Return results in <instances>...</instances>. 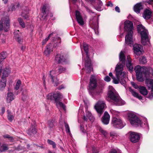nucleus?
Wrapping results in <instances>:
<instances>
[{
  "mask_svg": "<svg viewBox=\"0 0 153 153\" xmlns=\"http://www.w3.org/2000/svg\"><path fill=\"white\" fill-rule=\"evenodd\" d=\"M85 8H86V9L87 11L88 12V13H94L93 12H92V11L90 9H89L88 7H85Z\"/></svg>",
  "mask_w": 153,
  "mask_h": 153,
  "instance_id": "61",
  "label": "nucleus"
},
{
  "mask_svg": "<svg viewBox=\"0 0 153 153\" xmlns=\"http://www.w3.org/2000/svg\"><path fill=\"white\" fill-rule=\"evenodd\" d=\"M133 27V25L131 22L129 21H126L125 22V30L128 32L125 37V42L126 44L129 45L130 46L133 44L132 35Z\"/></svg>",
  "mask_w": 153,
  "mask_h": 153,
  "instance_id": "3",
  "label": "nucleus"
},
{
  "mask_svg": "<svg viewBox=\"0 0 153 153\" xmlns=\"http://www.w3.org/2000/svg\"><path fill=\"white\" fill-rule=\"evenodd\" d=\"M8 149V147L5 145H3L0 148V151L2 152Z\"/></svg>",
  "mask_w": 153,
  "mask_h": 153,
  "instance_id": "42",
  "label": "nucleus"
},
{
  "mask_svg": "<svg viewBox=\"0 0 153 153\" xmlns=\"http://www.w3.org/2000/svg\"><path fill=\"white\" fill-rule=\"evenodd\" d=\"M143 70L142 71V74H143L145 75H146L149 74L150 71V68H148L145 67H143Z\"/></svg>",
  "mask_w": 153,
  "mask_h": 153,
  "instance_id": "35",
  "label": "nucleus"
},
{
  "mask_svg": "<svg viewBox=\"0 0 153 153\" xmlns=\"http://www.w3.org/2000/svg\"><path fill=\"white\" fill-rule=\"evenodd\" d=\"M115 10L118 13H120V9L119 7L116 6L115 7Z\"/></svg>",
  "mask_w": 153,
  "mask_h": 153,
  "instance_id": "60",
  "label": "nucleus"
},
{
  "mask_svg": "<svg viewBox=\"0 0 153 153\" xmlns=\"http://www.w3.org/2000/svg\"><path fill=\"white\" fill-rule=\"evenodd\" d=\"M97 86V82L95 76L92 75L90 79L89 87L91 89L95 88Z\"/></svg>",
  "mask_w": 153,
  "mask_h": 153,
  "instance_id": "15",
  "label": "nucleus"
},
{
  "mask_svg": "<svg viewBox=\"0 0 153 153\" xmlns=\"http://www.w3.org/2000/svg\"><path fill=\"white\" fill-rule=\"evenodd\" d=\"M98 19V18L97 17L94 16L91 17L89 21V24L91 27L94 29L96 34H98L99 33Z\"/></svg>",
  "mask_w": 153,
  "mask_h": 153,
  "instance_id": "8",
  "label": "nucleus"
},
{
  "mask_svg": "<svg viewBox=\"0 0 153 153\" xmlns=\"http://www.w3.org/2000/svg\"><path fill=\"white\" fill-rule=\"evenodd\" d=\"M152 12L148 9H146L144 12L143 17L146 19H149L151 17Z\"/></svg>",
  "mask_w": 153,
  "mask_h": 153,
  "instance_id": "22",
  "label": "nucleus"
},
{
  "mask_svg": "<svg viewBox=\"0 0 153 153\" xmlns=\"http://www.w3.org/2000/svg\"><path fill=\"white\" fill-rule=\"evenodd\" d=\"M65 126V131L67 133H68L69 134L71 135V133L70 130V128L68 124L65 122H64Z\"/></svg>",
  "mask_w": 153,
  "mask_h": 153,
  "instance_id": "33",
  "label": "nucleus"
},
{
  "mask_svg": "<svg viewBox=\"0 0 153 153\" xmlns=\"http://www.w3.org/2000/svg\"><path fill=\"white\" fill-rule=\"evenodd\" d=\"M92 151L93 153H98L99 152L98 149L94 147H92Z\"/></svg>",
  "mask_w": 153,
  "mask_h": 153,
  "instance_id": "54",
  "label": "nucleus"
},
{
  "mask_svg": "<svg viewBox=\"0 0 153 153\" xmlns=\"http://www.w3.org/2000/svg\"><path fill=\"white\" fill-rule=\"evenodd\" d=\"M131 84L132 85L135 89H137L138 88V85L137 84L134 83V82H131Z\"/></svg>",
  "mask_w": 153,
  "mask_h": 153,
  "instance_id": "52",
  "label": "nucleus"
},
{
  "mask_svg": "<svg viewBox=\"0 0 153 153\" xmlns=\"http://www.w3.org/2000/svg\"><path fill=\"white\" fill-rule=\"evenodd\" d=\"M30 134H34L36 132V130L35 127L33 126H32L28 130Z\"/></svg>",
  "mask_w": 153,
  "mask_h": 153,
  "instance_id": "32",
  "label": "nucleus"
},
{
  "mask_svg": "<svg viewBox=\"0 0 153 153\" xmlns=\"http://www.w3.org/2000/svg\"><path fill=\"white\" fill-rule=\"evenodd\" d=\"M137 30L141 36V42L144 45H149V41L148 37L147 30L142 25L137 26Z\"/></svg>",
  "mask_w": 153,
  "mask_h": 153,
  "instance_id": "4",
  "label": "nucleus"
},
{
  "mask_svg": "<svg viewBox=\"0 0 153 153\" xmlns=\"http://www.w3.org/2000/svg\"><path fill=\"white\" fill-rule=\"evenodd\" d=\"M146 83L149 88H151L153 92V80L152 79H147L146 80Z\"/></svg>",
  "mask_w": 153,
  "mask_h": 153,
  "instance_id": "23",
  "label": "nucleus"
},
{
  "mask_svg": "<svg viewBox=\"0 0 153 153\" xmlns=\"http://www.w3.org/2000/svg\"><path fill=\"white\" fill-rule=\"evenodd\" d=\"M54 33L53 32H52V33H50V34H49V35L48 36V37L46 38L45 39L43 40L42 41V45H45L47 41L50 39V37L51 36H52Z\"/></svg>",
  "mask_w": 153,
  "mask_h": 153,
  "instance_id": "34",
  "label": "nucleus"
},
{
  "mask_svg": "<svg viewBox=\"0 0 153 153\" xmlns=\"http://www.w3.org/2000/svg\"><path fill=\"white\" fill-rule=\"evenodd\" d=\"M98 4L95 6V9L98 11H100L101 10V7L102 5V2L100 1V0H98Z\"/></svg>",
  "mask_w": 153,
  "mask_h": 153,
  "instance_id": "31",
  "label": "nucleus"
},
{
  "mask_svg": "<svg viewBox=\"0 0 153 153\" xmlns=\"http://www.w3.org/2000/svg\"><path fill=\"white\" fill-rule=\"evenodd\" d=\"M119 59L120 63L117 65L115 71L116 72L117 79L113 78V82L115 84H118L119 82L122 85H124L126 81L124 79L125 75V73L123 72V66L125 64L126 56L124 52L121 51L120 54Z\"/></svg>",
  "mask_w": 153,
  "mask_h": 153,
  "instance_id": "1",
  "label": "nucleus"
},
{
  "mask_svg": "<svg viewBox=\"0 0 153 153\" xmlns=\"http://www.w3.org/2000/svg\"><path fill=\"white\" fill-rule=\"evenodd\" d=\"M88 115H84L83 117L84 120L85 121H87L88 118Z\"/></svg>",
  "mask_w": 153,
  "mask_h": 153,
  "instance_id": "62",
  "label": "nucleus"
},
{
  "mask_svg": "<svg viewBox=\"0 0 153 153\" xmlns=\"http://www.w3.org/2000/svg\"><path fill=\"white\" fill-rule=\"evenodd\" d=\"M18 22L20 26L23 28L25 27V24L22 19L21 18H19L18 19Z\"/></svg>",
  "mask_w": 153,
  "mask_h": 153,
  "instance_id": "37",
  "label": "nucleus"
},
{
  "mask_svg": "<svg viewBox=\"0 0 153 153\" xmlns=\"http://www.w3.org/2000/svg\"><path fill=\"white\" fill-rule=\"evenodd\" d=\"M4 138H8L10 140H13L12 137L7 134L4 135Z\"/></svg>",
  "mask_w": 153,
  "mask_h": 153,
  "instance_id": "55",
  "label": "nucleus"
},
{
  "mask_svg": "<svg viewBox=\"0 0 153 153\" xmlns=\"http://www.w3.org/2000/svg\"><path fill=\"white\" fill-rule=\"evenodd\" d=\"M111 124L115 128L119 129H121L125 125L123 123L122 120L118 117L113 116Z\"/></svg>",
  "mask_w": 153,
  "mask_h": 153,
  "instance_id": "7",
  "label": "nucleus"
},
{
  "mask_svg": "<svg viewBox=\"0 0 153 153\" xmlns=\"http://www.w3.org/2000/svg\"><path fill=\"white\" fill-rule=\"evenodd\" d=\"M28 10L26 12L23 11L22 14V16L25 18V19H27L28 17Z\"/></svg>",
  "mask_w": 153,
  "mask_h": 153,
  "instance_id": "40",
  "label": "nucleus"
},
{
  "mask_svg": "<svg viewBox=\"0 0 153 153\" xmlns=\"http://www.w3.org/2000/svg\"><path fill=\"white\" fill-rule=\"evenodd\" d=\"M134 70L136 74H142V71L143 70V67L140 65H137L134 68Z\"/></svg>",
  "mask_w": 153,
  "mask_h": 153,
  "instance_id": "30",
  "label": "nucleus"
},
{
  "mask_svg": "<svg viewBox=\"0 0 153 153\" xmlns=\"http://www.w3.org/2000/svg\"><path fill=\"white\" fill-rule=\"evenodd\" d=\"M14 96L11 92H9L7 94L6 100L7 103H10L14 99Z\"/></svg>",
  "mask_w": 153,
  "mask_h": 153,
  "instance_id": "20",
  "label": "nucleus"
},
{
  "mask_svg": "<svg viewBox=\"0 0 153 153\" xmlns=\"http://www.w3.org/2000/svg\"><path fill=\"white\" fill-rule=\"evenodd\" d=\"M140 93L144 95H146L148 94V91L146 88L143 86H140L139 88Z\"/></svg>",
  "mask_w": 153,
  "mask_h": 153,
  "instance_id": "27",
  "label": "nucleus"
},
{
  "mask_svg": "<svg viewBox=\"0 0 153 153\" xmlns=\"http://www.w3.org/2000/svg\"><path fill=\"white\" fill-rule=\"evenodd\" d=\"M117 134L114 132H111L110 133V136L113 138L117 137L118 136Z\"/></svg>",
  "mask_w": 153,
  "mask_h": 153,
  "instance_id": "44",
  "label": "nucleus"
},
{
  "mask_svg": "<svg viewBox=\"0 0 153 153\" xmlns=\"http://www.w3.org/2000/svg\"><path fill=\"white\" fill-rule=\"evenodd\" d=\"M66 69L65 68L60 67L59 69V73L63 72L65 71L66 70Z\"/></svg>",
  "mask_w": 153,
  "mask_h": 153,
  "instance_id": "50",
  "label": "nucleus"
},
{
  "mask_svg": "<svg viewBox=\"0 0 153 153\" xmlns=\"http://www.w3.org/2000/svg\"><path fill=\"white\" fill-rule=\"evenodd\" d=\"M142 74H136V78L138 81L142 82L143 81Z\"/></svg>",
  "mask_w": 153,
  "mask_h": 153,
  "instance_id": "36",
  "label": "nucleus"
},
{
  "mask_svg": "<svg viewBox=\"0 0 153 153\" xmlns=\"http://www.w3.org/2000/svg\"><path fill=\"white\" fill-rule=\"evenodd\" d=\"M10 72V70L9 67H6L3 70L2 77H5L7 76Z\"/></svg>",
  "mask_w": 153,
  "mask_h": 153,
  "instance_id": "26",
  "label": "nucleus"
},
{
  "mask_svg": "<svg viewBox=\"0 0 153 153\" xmlns=\"http://www.w3.org/2000/svg\"><path fill=\"white\" fill-rule=\"evenodd\" d=\"M105 105L103 101L99 100L95 105L94 108L98 114H101L103 112Z\"/></svg>",
  "mask_w": 153,
  "mask_h": 153,
  "instance_id": "10",
  "label": "nucleus"
},
{
  "mask_svg": "<svg viewBox=\"0 0 153 153\" xmlns=\"http://www.w3.org/2000/svg\"><path fill=\"white\" fill-rule=\"evenodd\" d=\"M127 61L126 62V66L128 69L131 72L133 69V65L131 63V60L129 56H128L127 57Z\"/></svg>",
  "mask_w": 153,
  "mask_h": 153,
  "instance_id": "17",
  "label": "nucleus"
},
{
  "mask_svg": "<svg viewBox=\"0 0 153 153\" xmlns=\"http://www.w3.org/2000/svg\"><path fill=\"white\" fill-rule=\"evenodd\" d=\"M7 56L6 53L5 52H3L0 54V59L4 60Z\"/></svg>",
  "mask_w": 153,
  "mask_h": 153,
  "instance_id": "41",
  "label": "nucleus"
},
{
  "mask_svg": "<svg viewBox=\"0 0 153 153\" xmlns=\"http://www.w3.org/2000/svg\"><path fill=\"white\" fill-rule=\"evenodd\" d=\"M100 131L101 132V133L104 135V136L105 137H107V133L106 131L103 130L102 128H100Z\"/></svg>",
  "mask_w": 153,
  "mask_h": 153,
  "instance_id": "47",
  "label": "nucleus"
},
{
  "mask_svg": "<svg viewBox=\"0 0 153 153\" xmlns=\"http://www.w3.org/2000/svg\"><path fill=\"white\" fill-rule=\"evenodd\" d=\"M104 80L107 82H109L110 81L111 79L109 76H106L105 77Z\"/></svg>",
  "mask_w": 153,
  "mask_h": 153,
  "instance_id": "57",
  "label": "nucleus"
},
{
  "mask_svg": "<svg viewBox=\"0 0 153 153\" xmlns=\"http://www.w3.org/2000/svg\"><path fill=\"white\" fill-rule=\"evenodd\" d=\"M129 91L134 97L138 98L139 100H141L142 99V97L141 96L139 95V94L137 93L134 91L131 88H129Z\"/></svg>",
  "mask_w": 153,
  "mask_h": 153,
  "instance_id": "28",
  "label": "nucleus"
},
{
  "mask_svg": "<svg viewBox=\"0 0 153 153\" xmlns=\"http://www.w3.org/2000/svg\"><path fill=\"white\" fill-rule=\"evenodd\" d=\"M125 113H124V114H127V115H136V114L135 113L131 111H128L126 112H125Z\"/></svg>",
  "mask_w": 153,
  "mask_h": 153,
  "instance_id": "51",
  "label": "nucleus"
},
{
  "mask_svg": "<svg viewBox=\"0 0 153 153\" xmlns=\"http://www.w3.org/2000/svg\"><path fill=\"white\" fill-rule=\"evenodd\" d=\"M53 95L54 100L56 103V105L62 107L64 110H65V106L63 103L59 101L60 100V99L63 98L62 95L60 93L56 92L53 94Z\"/></svg>",
  "mask_w": 153,
  "mask_h": 153,
  "instance_id": "9",
  "label": "nucleus"
},
{
  "mask_svg": "<svg viewBox=\"0 0 153 153\" xmlns=\"http://www.w3.org/2000/svg\"><path fill=\"white\" fill-rule=\"evenodd\" d=\"M143 8L142 6L141 3H137L134 6V10L136 12L139 13L140 10Z\"/></svg>",
  "mask_w": 153,
  "mask_h": 153,
  "instance_id": "25",
  "label": "nucleus"
},
{
  "mask_svg": "<svg viewBox=\"0 0 153 153\" xmlns=\"http://www.w3.org/2000/svg\"><path fill=\"white\" fill-rule=\"evenodd\" d=\"M21 84V81L20 80H18L16 84V86L15 87V89L16 90H18L19 89Z\"/></svg>",
  "mask_w": 153,
  "mask_h": 153,
  "instance_id": "43",
  "label": "nucleus"
},
{
  "mask_svg": "<svg viewBox=\"0 0 153 153\" xmlns=\"http://www.w3.org/2000/svg\"><path fill=\"white\" fill-rule=\"evenodd\" d=\"M110 118V115H103L101 118L102 122L104 124L107 125L109 123Z\"/></svg>",
  "mask_w": 153,
  "mask_h": 153,
  "instance_id": "21",
  "label": "nucleus"
},
{
  "mask_svg": "<svg viewBox=\"0 0 153 153\" xmlns=\"http://www.w3.org/2000/svg\"><path fill=\"white\" fill-rule=\"evenodd\" d=\"M104 88V87L102 86H101L99 87L96 91L94 92L93 96L100 95L102 92V91Z\"/></svg>",
  "mask_w": 153,
  "mask_h": 153,
  "instance_id": "29",
  "label": "nucleus"
},
{
  "mask_svg": "<svg viewBox=\"0 0 153 153\" xmlns=\"http://www.w3.org/2000/svg\"><path fill=\"white\" fill-rule=\"evenodd\" d=\"M47 98L48 99L51 100H54L53 94V95L52 94H49L47 96Z\"/></svg>",
  "mask_w": 153,
  "mask_h": 153,
  "instance_id": "45",
  "label": "nucleus"
},
{
  "mask_svg": "<svg viewBox=\"0 0 153 153\" xmlns=\"http://www.w3.org/2000/svg\"><path fill=\"white\" fill-rule=\"evenodd\" d=\"M107 6L112 7L113 6V4L111 1H109L107 4Z\"/></svg>",
  "mask_w": 153,
  "mask_h": 153,
  "instance_id": "59",
  "label": "nucleus"
},
{
  "mask_svg": "<svg viewBox=\"0 0 153 153\" xmlns=\"http://www.w3.org/2000/svg\"><path fill=\"white\" fill-rule=\"evenodd\" d=\"M111 114L113 115H117L118 114H121L120 112L116 111L113 110H110Z\"/></svg>",
  "mask_w": 153,
  "mask_h": 153,
  "instance_id": "49",
  "label": "nucleus"
},
{
  "mask_svg": "<svg viewBox=\"0 0 153 153\" xmlns=\"http://www.w3.org/2000/svg\"><path fill=\"white\" fill-rule=\"evenodd\" d=\"M54 121L53 120H50L48 122V125L50 129L53 128L54 126Z\"/></svg>",
  "mask_w": 153,
  "mask_h": 153,
  "instance_id": "39",
  "label": "nucleus"
},
{
  "mask_svg": "<svg viewBox=\"0 0 153 153\" xmlns=\"http://www.w3.org/2000/svg\"><path fill=\"white\" fill-rule=\"evenodd\" d=\"M78 114L81 115H84L85 114V113L81 109H80L79 110Z\"/></svg>",
  "mask_w": 153,
  "mask_h": 153,
  "instance_id": "58",
  "label": "nucleus"
},
{
  "mask_svg": "<svg viewBox=\"0 0 153 153\" xmlns=\"http://www.w3.org/2000/svg\"><path fill=\"white\" fill-rule=\"evenodd\" d=\"M88 118L91 122H93L94 120V118L93 115H88Z\"/></svg>",
  "mask_w": 153,
  "mask_h": 153,
  "instance_id": "56",
  "label": "nucleus"
},
{
  "mask_svg": "<svg viewBox=\"0 0 153 153\" xmlns=\"http://www.w3.org/2000/svg\"><path fill=\"white\" fill-rule=\"evenodd\" d=\"M47 6L45 5H44L42 8V12L44 15H45L46 14L47 10H46Z\"/></svg>",
  "mask_w": 153,
  "mask_h": 153,
  "instance_id": "46",
  "label": "nucleus"
},
{
  "mask_svg": "<svg viewBox=\"0 0 153 153\" xmlns=\"http://www.w3.org/2000/svg\"><path fill=\"white\" fill-rule=\"evenodd\" d=\"M108 89V97L106 98L108 101L117 105H121L125 103V102L120 98L112 86H109Z\"/></svg>",
  "mask_w": 153,
  "mask_h": 153,
  "instance_id": "2",
  "label": "nucleus"
},
{
  "mask_svg": "<svg viewBox=\"0 0 153 153\" xmlns=\"http://www.w3.org/2000/svg\"><path fill=\"white\" fill-rule=\"evenodd\" d=\"M6 78L2 77L0 82V89L3 90L6 86Z\"/></svg>",
  "mask_w": 153,
  "mask_h": 153,
  "instance_id": "19",
  "label": "nucleus"
},
{
  "mask_svg": "<svg viewBox=\"0 0 153 153\" xmlns=\"http://www.w3.org/2000/svg\"><path fill=\"white\" fill-rule=\"evenodd\" d=\"M127 118L133 126H141L143 124L141 120L137 115H128Z\"/></svg>",
  "mask_w": 153,
  "mask_h": 153,
  "instance_id": "6",
  "label": "nucleus"
},
{
  "mask_svg": "<svg viewBox=\"0 0 153 153\" xmlns=\"http://www.w3.org/2000/svg\"><path fill=\"white\" fill-rule=\"evenodd\" d=\"M91 114V112L90 111H88V110H87L86 109L85 113V115H90Z\"/></svg>",
  "mask_w": 153,
  "mask_h": 153,
  "instance_id": "64",
  "label": "nucleus"
},
{
  "mask_svg": "<svg viewBox=\"0 0 153 153\" xmlns=\"http://www.w3.org/2000/svg\"><path fill=\"white\" fill-rule=\"evenodd\" d=\"M55 60L58 63H60L64 61V57L63 55L57 54L55 57Z\"/></svg>",
  "mask_w": 153,
  "mask_h": 153,
  "instance_id": "24",
  "label": "nucleus"
},
{
  "mask_svg": "<svg viewBox=\"0 0 153 153\" xmlns=\"http://www.w3.org/2000/svg\"><path fill=\"white\" fill-rule=\"evenodd\" d=\"M52 51V45L50 44L46 46V48L44 52V54L46 56H48L50 54L51 52Z\"/></svg>",
  "mask_w": 153,
  "mask_h": 153,
  "instance_id": "18",
  "label": "nucleus"
},
{
  "mask_svg": "<svg viewBox=\"0 0 153 153\" xmlns=\"http://www.w3.org/2000/svg\"><path fill=\"white\" fill-rule=\"evenodd\" d=\"M56 72L55 71L52 70L50 71V76L54 85L55 86H57L59 84L58 80L56 77Z\"/></svg>",
  "mask_w": 153,
  "mask_h": 153,
  "instance_id": "12",
  "label": "nucleus"
},
{
  "mask_svg": "<svg viewBox=\"0 0 153 153\" xmlns=\"http://www.w3.org/2000/svg\"><path fill=\"white\" fill-rule=\"evenodd\" d=\"M140 62L141 63L144 64L147 62V61L145 57H143L140 60Z\"/></svg>",
  "mask_w": 153,
  "mask_h": 153,
  "instance_id": "48",
  "label": "nucleus"
},
{
  "mask_svg": "<svg viewBox=\"0 0 153 153\" xmlns=\"http://www.w3.org/2000/svg\"><path fill=\"white\" fill-rule=\"evenodd\" d=\"M14 36L16 39L19 43H21L23 41V38L19 30L15 31L14 32Z\"/></svg>",
  "mask_w": 153,
  "mask_h": 153,
  "instance_id": "16",
  "label": "nucleus"
},
{
  "mask_svg": "<svg viewBox=\"0 0 153 153\" xmlns=\"http://www.w3.org/2000/svg\"><path fill=\"white\" fill-rule=\"evenodd\" d=\"M143 47L140 45L135 44L133 45V49L134 53L137 55L140 54L141 53V51Z\"/></svg>",
  "mask_w": 153,
  "mask_h": 153,
  "instance_id": "13",
  "label": "nucleus"
},
{
  "mask_svg": "<svg viewBox=\"0 0 153 153\" xmlns=\"http://www.w3.org/2000/svg\"><path fill=\"white\" fill-rule=\"evenodd\" d=\"M47 142L50 145H52L53 148L55 149L56 148V144L54 141L48 139Z\"/></svg>",
  "mask_w": 153,
  "mask_h": 153,
  "instance_id": "38",
  "label": "nucleus"
},
{
  "mask_svg": "<svg viewBox=\"0 0 153 153\" xmlns=\"http://www.w3.org/2000/svg\"><path fill=\"white\" fill-rule=\"evenodd\" d=\"M83 47L86 55V58L84 61L85 70L87 73H90L93 70V68L88 54V45L84 43Z\"/></svg>",
  "mask_w": 153,
  "mask_h": 153,
  "instance_id": "5",
  "label": "nucleus"
},
{
  "mask_svg": "<svg viewBox=\"0 0 153 153\" xmlns=\"http://www.w3.org/2000/svg\"><path fill=\"white\" fill-rule=\"evenodd\" d=\"M76 18L78 23L80 25H84V21L80 13L78 11H76Z\"/></svg>",
  "mask_w": 153,
  "mask_h": 153,
  "instance_id": "14",
  "label": "nucleus"
},
{
  "mask_svg": "<svg viewBox=\"0 0 153 153\" xmlns=\"http://www.w3.org/2000/svg\"><path fill=\"white\" fill-rule=\"evenodd\" d=\"M5 111V108L4 107H2L1 109V113L2 114H3Z\"/></svg>",
  "mask_w": 153,
  "mask_h": 153,
  "instance_id": "63",
  "label": "nucleus"
},
{
  "mask_svg": "<svg viewBox=\"0 0 153 153\" xmlns=\"http://www.w3.org/2000/svg\"><path fill=\"white\" fill-rule=\"evenodd\" d=\"M127 134L129 135L130 141L133 143H136L138 142L140 139V135L137 133L130 131Z\"/></svg>",
  "mask_w": 153,
  "mask_h": 153,
  "instance_id": "11",
  "label": "nucleus"
},
{
  "mask_svg": "<svg viewBox=\"0 0 153 153\" xmlns=\"http://www.w3.org/2000/svg\"><path fill=\"white\" fill-rule=\"evenodd\" d=\"M7 118L8 120L11 122L14 118V117L13 115H7Z\"/></svg>",
  "mask_w": 153,
  "mask_h": 153,
  "instance_id": "53",
  "label": "nucleus"
}]
</instances>
